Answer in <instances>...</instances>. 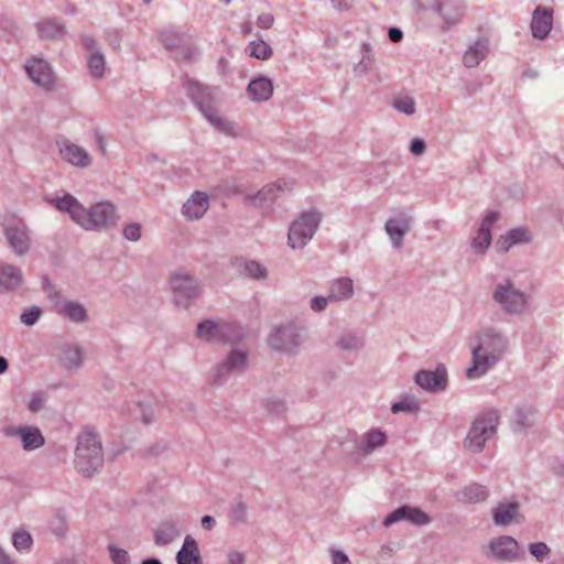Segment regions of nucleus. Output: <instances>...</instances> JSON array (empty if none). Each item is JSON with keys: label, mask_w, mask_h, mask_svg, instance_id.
Wrapping results in <instances>:
<instances>
[{"label": "nucleus", "mask_w": 564, "mask_h": 564, "mask_svg": "<svg viewBox=\"0 0 564 564\" xmlns=\"http://www.w3.org/2000/svg\"><path fill=\"white\" fill-rule=\"evenodd\" d=\"M236 265L243 268L245 274L254 279H262L267 275V270L259 262L246 259H237Z\"/></svg>", "instance_id": "41"}, {"label": "nucleus", "mask_w": 564, "mask_h": 564, "mask_svg": "<svg viewBox=\"0 0 564 564\" xmlns=\"http://www.w3.org/2000/svg\"><path fill=\"white\" fill-rule=\"evenodd\" d=\"M23 274L20 268L13 264H0V286L11 291L19 288L22 283Z\"/></svg>", "instance_id": "32"}, {"label": "nucleus", "mask_w": 564, "mask_h": 564, "mask_svg": "<svg viewBox=\"0 0 564 564\" xmlns=\"http://www.w3.org/2000/svg\"><path fill=\"white\" fill-rule=\"evenodd\" d=\"M533 413L530 410L520 409L516 414V423L522 429H527L533 423Z\"/></svg>", "instance_id": "53"}, {"label": "nucleus", "mask_w": 564, "mask_h": 564, "mask_svg": "<svg viewBox=\"0 0 564 564\" xmlns=\"http://www.w3.org/2000/svg\"><path fill=\"white\" fill-rule=\"evenodd\" d=\"M553 26V10L551 8L538 6L531 20V31L535 39L544 40Z\"/></svg>", "instance_id": "21"}, {"label": "nucleus", "mask_w": 564, "mask_h": 564, "mask_svg": "<svg viewBox=\"0 0 564 564\" xmlns=\"http://www.w3.org/2000/svg\"><path fill=\"white\" fill-rule=\"evenodd\" d=\"M420 7L432 10L443 20L442 29H449L459 22L463 11L455 0H419Z\"/></svg>", "instance_id": "14"}, {"label": "nucleus", "mask_w": 564, "mask_h": 564, "mask_svg": "<svg viewBox=\"0 0 564 564\" xmlns=\"http://www.w3.org/2000/svg\"><path fill=\"white\" fill-rule=\"evenodd\" d=\"M392 107L408 116L415 113V100L409 95H400L393 98Z\"/></svg>", "instance_id": "42"}, {"label": "nucleus", "mask_w": 564, "mask_h": 564, "mask_svg": "<svg viewBox=\"0 0 564 564\" xmlns=\"http://www.w3.org/2000/svg\"><path fill=\"white\" fill-rule=\"evenodd\" d=\"M104 464L101 442L97 433L84 430L77 437L75 467L79 474L90 477Z\"/></svg>", "instance_id": "4"}, {"label": "nucleus", "mask_w": 564, "mask_h": 564, "mask_svg": "<svg viewBox=\"0 0 564 564\" xmlns=\"http://www.w3.org/2000/svg\"><path fill=\"white\" fill-rule=\"evenodd\" d=\"M414 379L416 384L426 391H443L447 386V370L444 365H438L433 371L420 370Z\"/></svg>", "instance_id": "16"}, {"label": "nucleus", "mask_w": 564, "mask_h": 564, "mask_svg": "<svg viewBox=\"0 0 564 564\" xmlns=\"http://www.w3.org/2000/svg\"><path fill=\"white\" fill-rule=\"evenodd\" d=\"M51 204L58 210L67 212L70 218L85 230H106L117 226L119 220L116 205L108 200L98 202L85 208L74 196L66 194L51 199Z\"/></svg>", "instance_id": "2"}, {"label": "nucleus", "mask_w": 564, "mask_h": 564, "mask_svg": "<svg viewBox=\"0 0 564 564\" xmlns=\"http://www.w3.org/2000/svg\"><path fill=\"white\" fill-rule=\"evenodd\" d=\"M53 307L57 314L74 323H85L88 319L87 311L82 304L59 297L57 294L53 300Z\"/></svg>", "instance_id": "22"}, {"label": "nucleus", "mask_w": 564, "mask_h": 564, "mask_svg": "<svg viewBox=\"0 0 564 564\" xmlns=\"http://www.w3.org/2000/svg\"><path fill=\"white\" fill-rule=\"evenodd\" d=\"M43 404H44V399L40 394H35L32 397V399L29 403V409L32 412H37L43 408Z\"/></svg>", "instance_id": "63"}, {"label": "nucleus", "mask_w": 564, "mask_h": 564, "mask_svg": "<svg viewBox=\"0 0 564 564\" xmlns=\"http://www.w3.org/2000/svg\"><path fill=\"white\" fill-rule=\"evenodd\" d=\"M247 51L251 57L261 61L269 59L273 54L272 47L261 39L250 42Z\"/></svg>", "instance_id": "40"}, {"label": "nucleus", "mask_w": 564, "mask_h": 564, "mask_svg": "<svg viewBox=\"0 0 564 564\" xmlns=\"http://www.w3.org/2000/svg\"><path fill=\"white\" fill-rule=\"evenodd\" d=\"M471 347V366L466 377L475 380L485 376L506 355L509 348L507 336L496 327H484L475 334Z\"/></svg>", "instance_id": "1"}, {"label": "nucleus", "mask_w": 564, "mask_h": 564, "mask_svg": "<svg viewBox=\"0 0 564 564\" xmlns=\"http://www.w3.org/2000/svg\"><path fill=\"white\" fill-rule=\"evenodd\" d=\"M84 48L87 51V65L89 74L95 79H101L106 72V59L98 43L91 35L83 34L80 37Z\"/></svg>", "instance_id": "15"}, {"label": "nucleus", "mask_w": 564, "mask_h": 564, "mask_svg": "<svg viewBox=\"0 0 564 564\" xmlns=\"http://www.w3.org/2000/svg\"><path fill=\"white\" fill-rule=\"evenodd\" d=\"M171 289L173 300L180 307H188L202 294V288L197 279L184 270H178L171 275Z\"/></svg>", "instance_id": "7"}, {"label": "nucleus", "mask_w": 564, "mask_h": 564, "mask_svg": "<svg viewBox=\"0 0 564 564\" xmlns=\"http://www.w3.org/2000/svg\"><path fill=\"white\" fill-rule=\"evenodd\" d=\"M387 443V435L384 432L372 429L365 433L357 442L356 449L358 454L364 456L371 454L375 449L382 447Z\"/></svg>", "instance_id": "28"}, {"label": "nucleus", "mask_w": 564, "mask_h": 564, "mask_svg": "<svg viewBox=\"0 0 564 564\" xmlns=\"http://www.w3.org/2000/svg\"><path fill=\"white\" fill-rule=\"evenodd\" d=\"M273 22H274V17L269 12L261 13L257 19V25L260 29H270V28H272Z\"/></svg>", "instance_id": "58"}, {"label": "nucleus", "mask_w": 564, "mask_h": 564, "mask_svg": "<svg viewBox=\"0 0 564 564\" xmlns=\"http://www.w3.org/2000/svg\"><path fill=\"white\" fill-rule=\"evenodd\" d=\"M499 215L497 212H489L482 219L480 227L473 238L471 247L478 253L484 254L491 242V226L498 220Z\"/></svg>", "instance_id": "25"}, {"label": "nucleus", "mask_w": 564, "mask_h": 564, "mask_svg": "<svg viewBox=\"0 0 564 564\" xmlns=\"http://www.w3.org/2000/svg\"><path fill=\"white\" fill-rule=\"evenodd\" d=\"M25 70L30 78L42 88L48 90L53 87L54 75L51 66L44 59H30L25 65Z\"/></svg>", "instance_id": "19"}, {"label": "nucleus", "mask_w": 564, "mask_h": 564, "mask_svg": "<svg viewBox=\"0 0 564 564\" xmlns=\"http://www.w3.org/2000/svg\"><path fill=\"white\" fill-rule=\"evenodd\" d=\"M83 354L79 346L67 344L62 348L59 361L68 370L78 369L83 365Z\"/></svg>", "instance_id": "34"}, {"label": "nucleus", "mask_w": 564, "mask_h": 564, "mask_svg": "<svg viewBox=\"0 0 564 564\" xmlns=\"http://www.w3.org/2000/svg\"><path fill=\"white\" fill-rule=\"evenodd\" d=\"M499 419L497 410H487L477 415L464 440V446L473 453H480L486 443L496 435Z\"/></svg>", "instance_id": "5"}, {"label": "nucleus", "mask_w": 564, "mask_h": 564, "mask_svg": "<svg viewBox=\"0 0 564 564\" xmlns=\"http://www.w3.org/2000/svg\"><path fill=\"white\" fill-rule=\"evenodd\" d=\"M332 564H351L349 557L341 551L332 550Z\"/></svg>", "instance_id": "60"}, {"label": "nucleus", "mask_w": 564, "mask_h": 564, "mask_svg": "<svg viewBox=\"0 0 564 564\" xmlns=\"http://www.w3.org/2000/svg\"><path fill=\"white\" fill-rule=\"evenodd\" d=\"M488 53V42L486 40L477 41L464 54L463 62L466 67L477 66Z\"/></svg>", "instance_id": "36"}, {"label": "nucleus", "mask_w": 564, "mask_h": 564, "mask_svg": "<svg viewBox=\"0 0 564 564\" xmlns=\"http://www.w3.org/2000/svg\"><path fill=\"white\" fill-rule=\"evenodd\" d=\"M229 519L232 524L245 523L247 521L246 503L242 501L235 503L229 510Z\"/></svg>", "instance_id": "47"}, {"label": "nucleus", "mask_w": 564, "mask_h": 564, "mask_svg": "<svg viewBox=\"0 0 564 564\" xmlns=\"http://www.w3.org/2000/svg\"><path fill=\"white\" fill-rule=\"evenodd\" d=\"M10 249L19 257L26 254L32 246L31 230L23 219L12 217L3 226Z\"/></svg>", "instance_id": "10"}, {"label": "nucleus", "mask_w": 564, "mask_h": 564, "mask_svg": "<svg viewBox=\"0 0 564 564\" xmlns=\"http://www.w3.org/2000/svg\"><path fill=\"white\" fill-rule=\"evenodd\" d=\"M528 231L523 229H512L510 230L506 236L500 237L497 242L496 247L497 250L501 253H506L509 251L510 247L512 245L528 241L529 236Z\"/></svg>", "instance_id": "38"}, {"label": "nucleus", "mask_w": 564, "mask_h": 564, "mask_svg": "<svg viewBox=\"0 0 564 564\" xmlns=\"http://www.w3.org/2000/svg\"><path fill=\"white\" fill-rule=\"evenodd\" d=\"M268 343L275 350L294 352L301 345L300 329L292 323L276 326L272 329Z\"/></svg>", "instance_id": "11"}, {"label": "nucleus", "mask_w": 564, "mask_h": 564, "mask_svg": "<svg viewBox=\"0 0 564 564\" xmlns=\"http://www.w3.org/2000/svg\"><path fill=\"white\" fill-rule=\"evenodd\" d=\"M401 520H406L416 525H424L430 522V517L420 508L402 506L386 517L383 525L390 527Z\"/></svg>", "instance_id": "20"}, {"label": "nucleus", "mask_w": 564, "mask_h": 564, "mask_svg": "<svg viewBox=\"0 0 564 564\" xmlns=\"http://www.w3.org/2000/svg\"><path fill=\"white\" fill-rule=\"evenodd\" d=\"M518 513V502L501 503L494 511V521L497 525H508L511 521L517 520Z\"/></svg>", "instance_id": "37"}, {"label": "nucleus", "mask_w": 564, "mask_h": 564, "mask_svg": "<svg viewBox=\"0 0 564 564\" xmlns=\"http://www.w3.org/2000/svg\"><path fill=\"white\" fill-rule=\"evenodd\" d=\"M372 65V59L370 57H364L359 64L355 67V72L358 74H366Z\"/></svg>", "instance_id": "62"}, {"label": "nucleus", "mask_w": 564, "mask_h": 564, "mask_svg": "<svg viewBox=\"0 0 564 564\" xmlns=\"http://www.w3.org/2000/svg\"><path fill=\"white\" fill-rule=\"evenodd\" d=\"M160 41L169 51L181 50L180 58L183 61H192L198 54L197 47L192 44L191 37L186 33L166 29L161 32Z\"/></svg>", "instance_id": "12"}, {"label": "nucleus", "mask_w": 564, "mask_h": 564, "mask_svg": "<svg viewBox=\"0 0 564 564\" xmlns=\"http://www.w3.org/2000/svg\"><path fill=\"white\" fill-rule=\"evenodd\" d=\"M12 540L14 547L19 552L29 551L33 543L31 534L23 530L14 532Z\"/></svg>", "instance_id": "46"}, {"label": "nucleus", "mask_w": 564, "mask_h": 564, "mask_svg": "<svg viewBox=\"0 0 564 564\" xmlns=\"http://www.w3.org/2000/svg\"><path fill=\"white\" fill-rule=\"evenodd\" d=\"M209 207L206 193L195 192L183 205L182 213L189 220L202 218Z\"/></svg>", "instance_id": "27"}, {"label": "nucleus", "mask_w": 564, "mask_h": 564, "mask_svg": "<svg viewBox=\"0 0 564 564\" xmlns=\"http://www.w3.org/2000/svg\"><path fill=\"white\" fill-rule=\"evenodd\" d=\"M185 88L187 96L198 107L208 122L219 132L236 135V126L231 121L223 118L214 106V97L210 88L200 83L186 78Z\"/></svg>", "instance_id": "3"}, {"label": "nucleus", "mask_w": 564, "mask_h": 564, "mask_svg": "<svg viewBox=\"0 0 564 564\" xmlns=\"http://www.w3.org/2000/svg\"><path fill=\"white\" fill-rule=\"evenodd\" d=\"M426 144L422 139H413L411 141L410 151L413 155H422L425 152Z\"/></svg>", "instance_id": "59"}, {"label": "nucleus", "mask_w": 564, "mask_h": 564, "mask_svg": "<svg viewBox=\"0 0 564 564\" xmlns=\"http://www.w3.org/2000/svg\"><path fill=\"white\" fill-rule=\"evenodd\" d=\"M528 549L530 554L534 556L535 560L540 563H542L551 554V549L544 542L530 543Z\"/></svg>", "instance_id": "49"}, {"label": "nucleus", "mask_w": 564, "mask_h": 564, "mask_svg": "<svg viewBox=\"0 0 564 564\" xmlns=\"http://www.w3.org/2000/svg\"><path fill=\"white\" fill-rule=\"evenodd\" d=\"M412 217L401 213L386 223V231L392 241L394 248H401L405 234L411 229Z\"/></svg>", "instance_id": "23"}, {"label": "nucleus", "mask_w": 564, "mask_h": 564, "mask_svg": "<svg viewBox=\"0 0 564 564\" xmlns=\"http://www.w3.org/2000/svg\"><path fill=\"white\" fill-rule=\"evenodd\" d=\"M37 31L41 37L59 39L64 35V26L55 20H45L39 23Z\"/></svg>", "instance_id": "39"}, {"label": "nucleus", "mask_w": 564, "mask_h": 564, "mask_svg": "<svg viewBox=\"0 0 564 564\" xmlns=\"http://www.w3.org/2000/svg\"><path fill=\"white\" fill-rule=\"evenodd\" d=\"M3 433L9 437H19L24 451H33L44 444L42 433L34 426H8Z\"/></svg>", "instance_id": "17"}, {"label": "nucleus", "mask_w": 564, "mask_h": 564, "mask_svg": "<svg viewBox=\"0 0 564 564\" xmlns=\"http://www.w3.org/2000/svg\"><path fill=\"white\" fill-rule=\"evenodd\" d=\"M123 236L130 241H138L141 238V225L139 223H130L123 227Z\"/></svg>", "instance_id": "52"}, {"label": "nucleus", "mask_w": 564, "mask_h": 564, "mask_svg": "<svg viewBox=\"0 0 564 564\" xmlns=\"http://www.w3.org/2000/svg\"><path fill=\"white\" fill-rule=\"evenodd\" d=\"M197 336L208 343H236L241 332L235 324L204 321L197 325Z\"/></svg>", "instance_id": "9"}, {"label": "nucleus", "mask_w": 564, "mask_h": 564, "mask_svg": "<svg viewBox=\"0 0 564 564\" xmlns=\"http://www.w3.org/2000/svg\"><path fill=\"white\" fill-rule=\"evenodd\" d=\"M41 314H42L41 308L33 306V307L24 311L21 314L20 319L24 325L32 326L39 321Z\"/></svg>", "instance_id": "51"}, {"label": "nucleus", "mask_w": 564, "mask_h": 564, "mask_svg": "<svg viewBox=\"0 0 564 564\" xmlns=\"http://www.w3.org/2000/svg\"><path fill=\"white\" fill-rule=\"evenodd\" d=\"M488 494V489L485 486L474 482L458 491L456 498L462 502L477 503L486 500Z\"/></svg>", "instance_id": "33"}, {"label": "nucleus", "mask_w": 564, "mask_h": 564, "mask_svg": "<svg viewBox=\"0 0 564 564\" xmlns=\"http://www.w3.org/2000/svg\"><path fill=\"white\" fill-rule=\"evenodd\" d=\"M329 300V295L327 297L324 296H315L311 300L310 306L314 312H322L326 308Z\"/></svg>", "instance_id": "56"}, {"label": "nucleus", "mask_w": 564, "mask_h": 564, "mask_svg": "<svg viewBox=\"0 0 564 564\" xmlns=\"http://www.w3.org/2000/svg\"><path fill=\"white\" fill-rule=\"evenodd\" d=\"M247 368V352L239 349H232L227 358L216 367L214 382L220 384L230 376L242 373Z\"/></svg>", "instance_id": "13"}, {"label": "nucleus", "mask_w": 564, "mask_h": 564, "mask_svg": "<svg viewBox=\"0 0 564 564\" xmlns=\"http://www.w3.org/2000/svg\"><path fill=\"white\" fill-rule=\"evenodd\" d=\"M492 555L502 561H514L518 558L519 544L516 539L509 535H501L489 544Z\"/></svg>", "instance_id": "24"}, {"label": "nucleus", "mask_w": 564, "mask_h": 564, "mask_svg": "<svg viewBox=\"0 0 564 564\" xmlns=\"http://www.w3.org/2000/svg\"><path fill=\"white\" fill-rule=\"evenodd\" d=\"M495 302L509 315H520L525 312L529 296L510 281L499 282L492 292Z\"/></svg>", "instance_id": "6"}, {"label": "nucleus", "mask_w": 564, "mask_h": 564, "mask_svg": "<svg viewBox=\"0 0 564 564\" xmlns=\"http://www.w3.org/2000/svg\"><path fill=\"white\" fill-rule=\"evenodd\" d=\"M141 419L144 424H151L154 422V409L150 403H140Z\"/></svg>", "instance_id": "54"}, {"label": "nucleus", "mask_w": 564, "mask_h": 564, "mask_svg": "<svg viewBox=\"0 0 564 564\" xmlns=\"http://www.w3.org/2000/svg\"><path fill=\"white\" fill-rule=\"evenodd\" d=\"M63 160L77 167H88L91 164V158L88 152L72 142H64L59 148Z\"/></svg>", "instance_id": "26"}, {"label": "nucleus", "mask_w": 564, "mask_h": 564, "mask_svg": "<svg viewBox=\"0 0 564 564\" xmlns=\"http://www.w3.org/2000/svg\"><path fill=\"white\" fill-rule=\"evenodd\" d=\"M265 411L272 415H282L286 411V404L284 400L278 397H270L263 401Z\"/></svg>", "instance_id": "45"}, {"label": "nucleus", "mask_w": 564, "mask_h": 564, "mask_svg": "<svg viewBox=\"0 0 564 564\" xmlns=\"http://www.w3.org/2000/svg\"><path fill=\"white\" fill-rule=\"evenodd\" d=\"M388 36H389L391 42L398 43V42H400L402 40L403 33L398 28H390L389 32H388Z\"/></svg>", "instance_id": "64"}, {"label": "nucleus", "mask_w": 564, "mask_h": 564, "mask_svg": "<svg viewBox=\"0 0 564 564\" xmlns=\"http://www.w3.org/2000/svg\"><path fill=\"white\" fill-rule=\"evenodd\" d=\"M106 40L112 48L118 50L120 47L121 33L116 29L107 30Z\"/></svg>", "instance_id": "55"}, {"label": "nucleus", "mask_w": 564, "mask_h": 564, "mask_svg": "<svg viewBox=\"0 0 564 564\" xmlns=\"http://www.w3.org/2000/svg\"><path fill=\"white\" fill-rule=\"evenodd\" d=\"M247 94L253 101H267L273 94V84L264 76L257 77L249 83Z\"/></svg>", "instance_id": "30"}, {"label": "nucleus", "mask_w": 564, "mask_h": 564, "mask_svg": "<svg viewBox=\"0 0 564 564\" xmlns=\"http://www.w3.org/2000/svg\"><path fill=\"white\" fill-rule=\"evenodd\" d=\"M338 346L343 350H358L364 346V340L356 334L346 333L340 336L338 340Z\"/></svg>", "instance_id": "43"}, {"label": "nucleus", "mask_w": 564, "mask_h": 564, "mask_svg": "<svg viewBox=\"0 0 564 564\" xmlns=\"http://www.w3.org/2000/svg\"><path fill=\"white\" fill-rule=\"evenodd\" d=\"M321 219L322 215L316 210L303 213L289 228V246L293 249L303 248L313 238Z\"/></svg>", "instance_id": "8"}, {"label": "nucleus", "mask_w": 564, "mask_h": 564, "mask_svg": "<svg viewBox=\"0 0 564 564\" xmlns=\"http://www.w3.org/2000/svg\"><path fill=\"white\" fill-rule=\"evenodd\" d=\"M177 564H203L198 543L192 535H186L176 554Z\"/></svg>", "instance_id": "29"}, {"label": "nucleus", "mask_w": 564, "mask_h": 564, "mask_svg": "<svg viewBox=\"0 0 564 564\" xmlns=\"http://www.w3.org/2000/svg\"><path fill=\"white\" fill-rule=\"evenodd\" d=\"M355 0H332V4L336 10L347 11L354 7Z\"/></svg>", "instance_id": "61"}, {"label": "nucleus", "mask_w": 564, "mask_h": 564, "mask_svg": "<svg viewBox=\"0 0 564 564\" xmlns=\"http://www.w3.org/2000/svg\"><path fill=\"white\" fill-rule=\"evenodd\" d=\"M50 529L57 538H64L68 531L66 517L57 512L50 522Z\"/></svg>", "instance_id": "44"}, {"label": "nucleus", "mask_w": 564, "mask_h": 564, "mask_svg": "<svg viewBox=\"0 0 564 564\" xmlns=\"http://www.w3.org/2000/svg\"><path fill=\"white\" fill-rule=\"evenodd\" d=\"M177 523L172 520L161 522L154 530L153 540L158 546H166L180 536Z\"/></svg>", "instance_id": "31"}, {"label": "nucleus", "mask_w": 564, "mask_h": 564, "mask_svg": "<svg viewBox=\"0 0 564 564\" xmlns=\"http://www.w3.org/2000/svg\"><path fill=\"white\" fill-rule=\"evenodd\" d=\"M354 294L352 280L339 278L329 288V300L333 302L349 300Z\"/></svg>", "instance_id": "35"}, {"label": "nucleus", "mask_w": 564, "mask_h": 564, "mask_svg": "<svg viewBox=\"0 0 564 564\" xmlns=\"http://www.w3.org/2000/svg\"><path fill=\"white\" fill-rule=\"evenodd\" d=\"M227 562H228V564H245L246 563V554L242 551L230 550L227 553Z\"/></svg>", "instance_id": "57"}, {"label": "nucleus", "mask_w": 564, "mask_h": 564, "mask_svg": "<svg viewBox=\"0 0 564 564\" xmlns=\"http://www.w3.org/2000/svg\"><path fill=\"white\" fill-rule=\"evenodd\" d=\"M108 550L113 564H130V555L126 550L113 544H110Z\"/></svg>", "instance_id": "50"}, {"label": "nucleus", "mask_w": 564, "mask_h": 564, "mask_svg": "<svg viewBox=\"0 0 564 564\" xmlns=\"http://www.w3.org/2000/svg\"><path fill=\"white\" fill-rule=\"evenodd\" d=\"M293 187V183L280 180L275 183L268 184L262 187L256 195H248L246 199L253 206L263 207L273 202L281 193L289 192Z\"/></svg>", "instance_id": "18"}, {"label": "nucleus", "mask_w": 564, "mask_h": 564, "mask_svg": "<svg viewBox=\"0 0 564 564\" xmlns=\"http://www.w3.org/2000/svg\"><path fill=\"white\" fill-rule=\"evenodd\" d=\"M420 405H419V402L415 398L413 397H406L404 399H402L401 401L399 402H395L392 408H391V411L393 413H399V412H416L419 410Z\"/></svg>", "instance_id": "48"}]
</instances>
